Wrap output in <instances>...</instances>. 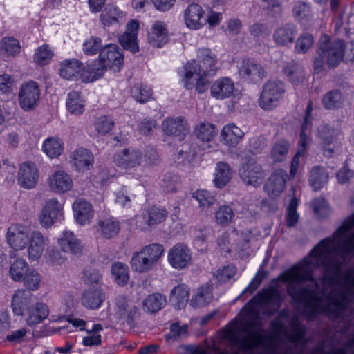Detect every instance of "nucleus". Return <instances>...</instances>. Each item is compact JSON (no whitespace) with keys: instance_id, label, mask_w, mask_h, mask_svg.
<instances>
[{"instance_id":"1","label":"nucleus","mask_w":354,"mask_h":354,"mask_svg":"<svg viewBox=\"0 0 354 354\" xmlns=\"http://www.w3.org/2000/svg\"><path fill=\"white\" fill-rule=\"evenodd\" d=\"M282 300L276 286L259 292L245 306L239 315L240 321L226 331L225 337L241 351L248 352L262 347L264 351L261 354H304L305 327L295 317L290 322V331L286 332L283 319L288 321V310H283L272 322L273 334L267 335L263 333L260 310L270 307L263 313L273 315Z\"/></svg>"},{"instance_id":"2","label":"nucleus","mask_w":354,"mask_h":354,"mask_svg":"<svg viewBox=\"0 0 354 354\" xmlns=\"http://www.w3.org/2000/svg\"><path fill=\"white\" fill-rule=\"evenodd\" d=\"M340 264L323 268L319 283L311 276L304 280H280L287 283L292 304L302 308L303 315L312 319L320 314L337 319L354 296V268L341 274Z\"/></svg>"},{"instance_id":"3","label":"nucleus","mask_w":354,"mask_h":354,"mask_svg":"<svg viewBox=\"0 0 354 354\" xmlns=\"http://www.w3.org/2000/svg\"><path fill=\"white\" fill-rule=\"evenodd\" d=\"M354 255V213L347 218L330 237L321 241L299 263L281 274L277 280H304L315 267L344 265Z\"/></svg>"},{"instance_id":"4","label":"nucleus","mask_w":354,"mask_h":354,"mask_svg":"<svg viewBox=\"0 0 354 354\" xmlns=\"http://www.w3.org/2000/svg\"><path fill=\"white\" fill-rule=\"evenodd\" d=\"M345 50V42L339 39H330L323 35L318 42L316 56L314 59V71L320 73L326 62L329 68L337 67L342 61Z\"/></svg>"},{"instance_id":"5","label":"nucleus","mask_w":354,"mask_h":354,"mask_svg":"<svg viewBox=\"0 0 354 354\" xmlns=\"http://www.w3.org/2000/svg\"><path fill=\"white\" fill-rule=\"evenodd\" d=\"M218 59L209 48H200L197 52V62L195 60L187 64L183 78L187 89H192L194 84L189 82L194 75H214L217 71Z\"/></svg>"},{"instance_id":"6","label":"nucleus","mask_w":354,"mask_h":354,"mask_svg":"<svg viewBox=\"0 0 354 354\" xmlns=\"http://www.w3.org/2000/svg\"><path fill=\"white\" fill-rule=\"evenodd\" d=\"M124 63L122 50L115 44H108L101 50L99 55V66L91 68L93 78L97 80L102 77L107 68L115 72L121 69Z\"/></svg>"},{"instance_id":"7","label":"nucleus","mask_w":354,"mask_h":354,"mask_svg":"<svg viewBox=\"0 0 354 354\" xmlns=\"http://www.w3.org/2000/svg\"><path fill=\"white\" fill-rule=\"evenodd\" d=\"M283 83L278 80H270L263 86L258 100L259 106L264 111H271L279 104L283 93Z\"/></svg>"},{"instance_id":"8","label":"nucleus","mask_w":354,"mask_h":354,"mask_svg":"<svg viewBox=\"0 0 354 354\" xmlns=\"http://www.w3.org/2000/svg\"><path fill=\"white\" fill-rule=\"evenodd\" d=\"M28 227L19 223H12L7 229L6 240L12 248L10 257H15L16 252L24 249L28 245L29 238Z\"/></svg>"},{"instance_id":"9","label":"nucleus","mask_w":354,"mask_h":354,"mask_svg":"<svg viewBox=\"0 0 354 354\" xmlns=\"http://www.w3.org/2000/svg\"><path fill=\"white\" fill-rule=\"evenodd\" d=\"M317 136L322 141L324 156L332 157L341 145L340 132L326 124H322L318 127Z\"/></svg>"},{"instance_id":"10","label":"nucleus","mask_w":354,"mask_h":354,"mask_svg":"<svg viewBox=\"0 0 354 354\" xmlns=\"http://www.w3.org/2000/svg\"><path fill=\"white\" fill-rule=\"evenodd\" d=\"M312 111L313 103L311 100H309L305 111V115L301 125L300 138L299 140V144L301 147V149L297 151V152L296 153V154L295 155L292 160L290 165V176L292 177H294L297 171L299 165V158L304 155V148L306 147L309 141V139L306 133V131L311 126V122L313 120Z\"/></svg>"},{"instance_id":"11","label":"nucleus","mask_w":354,"mask_h":354,"mask_svg":"<svg viewBox=\"0 0 354 354\" xmlns=\"http://www.w3.org/2000/svg\"><path fill=\"white\" fill-rule=\"evenodd\" d=\"M63 205L56 198L48 200L43 206L38 220L44 228H49L63 218Z\"/></svg>"},{"instance_id":"12","label":"nucleus","mask_w":354,"mask_h":354,"mask_svg":"<svg viewBox=\"0 0 354 354\" xmlns=\"http://www.w3.org/2000/svg\"><path fill=\"white\" fill-rule=\"evenodd\" d=\"M113 162L119 167L132 169L142 166L143 153L135 147L124 148L114 155Z\"/></svg>"},{"instance_id":"13","label":"nucleus","mask_w":354,"mask_h":354,"mask_svg":"<svg viewBox=\"0 0 354 354\" xmlns=\"http://www.w3.org/2000/svg\"><path fill=\"white\" fill-rule=\"evenodd\" d=\"M40 96V90L37 82L29 81L21 84L19 92V104L25 111L33 110Z\"/></svg>"},{"instance_id":"14","label":"nucleus","mask_w":354,"mask_h":354,"mask_svg":"<svg viewBox=\"0 0 354 354\" xmlns=\"http://www.w3.org/2000/svg\"><path fill=\"white\" fill-rule=\"evenodd\" d=\"M239 175L246 185L256 187L263 183L266 174L260 164L254 159H249L239 169Z\"/></svg>"},{"instance_id":"15","label":"nucleus","mask_w":354,"mask_h":354,"mask_svg":"<svg viewBox=\"0 0 354 354\" xmlns=\"http://www.w3.org/2000/svg\"><path fill=\"white\" fill-rule=\"evenodd\" d=\"M167 259L172 268L183 270L191 263L192 252L187 245L178 243L169 250Z\"/></svg>"},{"instance_id":"16","label":"nucleus","mask_w":354,"mask_h":354,"mask_svg":"<svg viewBox=\"0 0 354 354\" xmlns=\"http://www.w3.org/2000/svg\"><path fill=\"white\" fill-rule=\"evenodd\" d=\"M48 241V238L39 230L32 232L29 236L27 245L28 259L30 261H38L42 256Z\"/></svg>"},{"instance_id":"17","label":"nucleus","mask_w":354,"mask_h":354,"mask_svg":"<svg viewBox=\"0 0 354 354\" xmlns=\"http://www.w3.org/2000/svg\"><path fill=\"white\" fill-rule=\"evenodd\" d=\"M33 294L25 289L15 290L12 297L11 307L17 316H24L26 313L35 304Z\"/></svg>"},{"instance_id":"18","label":"nucleus","mask_w":354,"mask_h":354,"mask_svg":"<svg viewBox=\"0 0 354 354\" xmlns=\"http://www.w3.org/2000/svg\"><path fill=\"white\" fill-rule=\"evenodd\" d=\"M183 17L185 26L191 30H199L207 23L204 10L195 3L185 8Z\"/></svg>"},{"instance_id":"19","label":"nucleus","mask_w":354,"mask_h":354,"mask_svg":"<svg viewBox=\"0 0 354 354\" xmlns=\"http://www.w3.org/2000/svg\"><path fill=\"white\" fill-rule=\"evenodd\" d=\"M162 129L165 134L183 140L189 133L190 129L187 120L181 116L166 118L162 122Z\"/></svg>"},{"instance_id":"20","label":"nucleus","mask_w":354,"mask_h":354,"mask_svg":"<svg viewBox=\"0 0 354 354\" xmlns=\"http://www.w3.org/2000/svg\"><path fill=\"white\" fill-rule=\"evenodd\" d=\"M39 173L37 166L30 162L21 165L18 171V183L25 189H32L37 183Z\"/></svg>"},{"instance_id":"21","label":"nucleus","mask_w":354,"mask_h":354,"mask_svg":"<svg viewBox=\"0 0 354 354\" xmlns=\"http://www.w3.org/2000/svg\"><path fill=\"white\" fill-rule=\"evenodd\" d=\"M138 28V22L136 20H131L127 24L125 32L118 37L119 42L122 46L133 53L139 50L137 39Z\"/></svg>"},{"instance_id":"22","label":"nucleus","mask_w":354,"mask_h":354,"mask_svg":"<svg viewBox=\"0 0 354 354\" xmlns=\"http://www.w3.org/2000/svg\"><path fill=\"white\" fill-rule=\"evenodd\" d=\"M234 83L229 77H221L213 82L210 87L211 95L217 100H224L233 95Z\"/></svg>"},{"instance_id":"23","label":"nucleus","mask_w":354,"mask_h":354,"mask_svg":"<svg viewBox=\"0 0 354 354\" xmlns=\"http://www.w3.org/2000/svg\"><path fill=\"white\" fill-rule=\"evenodd\" d=\"M239 74L245 79L259 82L266 75L263 67L250 59L243 60L239 68Z\"/></svg>"},{"instance_id":"24","label":"nucleus","mask_w":354,"mask_h":354,"mask_svg":"<svg viewBox=\"0 0 354 354\" xmlns=\"http://www.w3.org/2000/svg\"><path fill=\"white\" fill-rule=\"evenodd\" d=\"M94 162L92 153L84 148H79L75 150L71 156L72 166L79 171H84L90 169Z\"/></svg>"},{"instance_id":"25","label":"nucleus","mask_w":354,"mask_h":354,"mask_svg":"<svg viewBox=\"0 0 354 354\" xmlns=\"http://www.w3.org/2000/svg\"><path fill=\"white\" fill-rule=\"evenodd\" d=\"M71 177L64 171L54 172L48 178L50 189L55 193H64L71 190L73 187Z\"/></svg>"},{"instance_id":"26","label":"nucleus","mask_w":354,"mask_h":354,"mask_svg":"<svg viewBox=\"0 0 354 354\" xmlns=\"http://www.w3.org/2000/svg\"><path fill=\"white\" fill-rule=\"evenodd\" d=\"M286 178L287 173L283 169H277L271 175L265 185L266 191L270 197H277L282 193Z\"/></svg>"},{"instance_id":"27","label":"nucleus","mask_w":354,"mask_h":354,"mask_svg":"<svg viewBox=\"0 0 354 354\" xmlns=\"http://www.w3.org/2000/svg\"><path fill=\"white\" fill-rule=\"evenodd\" d=\"M296 33L297 28L293 24H281L275 28L273 40L279 46H287L294 42Z\"/></svg>"},{"instance_id":"28","label":"nucleus","mask_w":354,"mask_h":354,"mask_svg":"<svg viewBox=\"0 0 354 354\" xmlns=\"http://www.w3.org/2000/svg\"><path fill=\"white\" fill-rule=\"evenodd\" d=\"M73 209L75 221L80 225L89 224L93 217L92 205L83 199L76 200L73 204Z\"/></svg>"},{"instance_id":"29","label":"nucleus","mask_w":354,"mask_h":354,"mask_svg":"<svg viewBox=\"0 0 354 354\" xmlns=\"http://www.w3.org/2000/svg\"><path fill=\"white\" fill-rule=\"evenodd\" d=\"M125 13L114 4H108L100 15V21L104 27L122 23Z\"/></svg>"},{"instance_id":"30","label":"nucleus","mask_w":354,"mask_h":354,"mask_svg":"<svg viewBox=\"0 0 354 354\" xmlns=\"http://www.w3.org/2000/svg\"><path fill=\"white\" fill-rule=\"evenodd\" d=\"M150 45L156 48H160L168 41V35L166 24L162 21H156L147 37Z\"/></svg>"},{"instance_id":"31","label":"nucleus","mask_w":354,"mask_h":354,"mask_svg":"<svg viewBox=\"0 0 354 354\" xmlns=\"http://www.w3.org/2000/svg\"><path fill=\"white\" fill-rule=\"evenodd\" d=\"M245 133L235 124L230 123L223 127L221 138V141L228 147H236L242 140Z\"/></svg>"},{"instance_id":"32","label":"nucleus","mask_w":354,"mask_h":354,"mask_svg":"<svg viewBox=\"0 0 354 354\" xmlns=\"http://www.w3.org/2000/svg\"><path fill=\"white\" fill-rule=\"evenodd\" d=\"M58 244L64 252L73 254L81 253L82 245L71 231H64L59 238Z\"/></svg>"},{"instance_id":"33","label":"nucleus","mask_w":354,"mask_h":354,"mask_svg":"<svg viewBox=\"0 0 354 354\" xmlns=\"http://www.w3.org/2000/svg\"><path fill=\"white\" fill-rule=\"evenodd\" d=\"M48 306L41 302L35 303L25 314L28 326H32L41 323L48 316Z\"/></svg>"},{"instance_id":"34","label":"nucleus","mask_w":354,"mask_h":354,"mask_svg":"<svg viewBox=\"0 0 354 354\" xmlns=\"http://www.w3.org/2000/svg\"><path fill=\"white\" fill-rule=\"evenodd\" d=\"M96 230L102 237L111 239L118 234L120 230V225L113 218H104L97 222Z\"/></svg>"},{"instance_id":"35","label":"nucleus","mask_w":354,"mask_h":354,"mask_svg":"<svg viewBox=\"0 0 354 354\" xmlns=\"http://www.w3.org/2000/svg\"><path fill=\"white\" fill-rule=\"evenodd\" d=\"M129 301L123 295H119L116 298V306L119 310L120 317H126L127 324L132 326L134 323V317L137 313V308L135 306H131Z\"/></svg>"},{"instance_id":"36","label":"nucleus","mask_w":354,"mask_h":354,"mask_svg":"<svg viewBox=\"0 0 354 354\" xmlns=\"http://www.w3.org/2000/svg\"><path fill=\"white\" fill-rule=\"evenodd\" d=\"M345 101V96L342 91L337 89L326 93L322 97L323 106L328 110H333L341 107Z\"/></svg>"},{"instance_id":"37","label":"nucleus","mask_w":354,"mask_h":354,"mask_svg":"<svg viewBox=\"0 0 354 354\" xmlns=\"http://www.w3.org/2000/svg\"><path fill=\"white\" fill-rule=\"evenodd\" d=\"M189 296V288L185 284H180L171 291L170 301L177 309H180L187 303Z\"/></svg>"},{"instance_id":"38","label":"nucleus","mask_w":354,"mask_h":354,"mask_svg":"<svg viewBox=\"0 0 354 354\" xmlns=\"http://www.w3.org/2000/svg\"><path fill=\"white\" fill-rule=\"evenodd\" d=\"M105 299L104 294L98 290L85 291L82 297V304L89 309L98 308Z\"/></svg>"},{"instance_id":"39","label":"nucleus","mask_w":354,"mask_h":354,"mask_svg":"<svg viewBox=\"0 0 354 354\" xmlns=\"http://www.w3.org/2000/svg\"><path fill=\"white\" fill-rule=\"evenodd\" d=\"M82 70V65L77 59H68L62 62L59 73L62 77L72 80L80 75Z\"/></svg>"},{"instance_id":"40","label":"nucleus","mask_w":354,"mask_h":354,"mask_svg":"<svg viewBox=\"0 0 354 354\" xmlns=\"http://www.w3.org/2000/svg\"><path fill=\"white\" fill-rule=\"evenodd\" d=\"M232 176V171L230 165L225 162H219L216 165L214 176L215 185L222 188L230 180Z\"/></svg>"},{"instance_id":"41","label":"nucleus","mask_w":354,"mask_h":354,"mask_svg":"<svg viewBox=\"0 0 354 354\" xmlns=\"http://www.w3.org/2000/svg\"><path fill=\"white\" fill-rule=\"evenodd\" d=\"M328 176V173L324 167L315 166L310 172V184L314 190H319L327 183Z\"/></svg>"},{"instance_id":"42","label":"nucleus","mask_w":354,"mask_h":354,"mask_svg":"<svg viewBox=\"0 0 354 354\" xmlns=\"http://www.w3.org/2000/svg\"><path fill=\"white\" fill-rule=\"evenodd\" d=\"M167 212L165 208L151 207L142 214V218L148 226L158 224L167 217Z\"/></svg>"},{"instance_id":"43","label":"nucleus","mask_w":354,"mask_h":354,"mask_svg":"<svg viewBox=\"0 0 354 354\" xmlns=\"http://www.w3.org/2000/svg\"><path fill=\"white\" fill-rule=\"evenodd\" d=\"M165 296L160 293L149 295L143 301V308L150 313H154L162 309L166 304Z\"/></svg>"},{"instance_id":"44","label":"nucleus","mask_w":354,"mask_h":354,"mask_svg":"<svg viewBox=\"0 0 354 354\" xmlns=\"http://www.w3.org/2000/svg\"><path fill=\"white\" fill-rule=\"evenodd\" d=\"M290 145L283 139L275 142L270 150V158L275 162L284 161L288 156Z\"/></svg>"},{"instance_id":"45","label":"nucleus","mask_w":354,"mask_h":354,"mask_svg":"<svg viewBox=\"0 0 354 354\" xmlns=\"http://www.w3.org/2000/svg\"><path fill=\"white\" fill-rule=\"evenodd\" d=\"M29 270L30 267L26 260L19 258L11 263L9 276L13 281L21 282Z\"/></svg>"},{"instance_id":"46","label":"nucleus","mask_w":354,"mask_h":354,"mask_svg":"<svg viewBox=\"0 0 354 354\" xmlns=\"http://www.w3.org/2000/svg\"><path fill=\"white\" fill-rule=\"evenodd\" d=\"M63 149V142L57 137L48 138L43 143V151L50 158L59 156Z\"/></svg>"},{"instance_id":"47","label":"nucleus","mask_w":354,"mask_h":354,"mask_svg":"<svg viewBox=\"0 0 354 354\" xmlns=\"http://www.w3.org/2000/svg\"><path fill=\"white\" fill-rule=\"evenodd\" d=\"M143 255L149 259V263L154 268L164 253V247L158 243L150 244L141 248Z\"/></svg>"},{"instance_id":"48","label":"nucleus","mask_w":354,"mask_h":354,"mask_svg":"<svg viewBox=\"0 0 354 354\" xmlns=\"http://www.w3.org/2000/svg\"><path fill=\"white\" fill-rule=\"evenodd\" d=\"M283 71L292 84L297 85L304 81V71L299 64L292 62L286 66Z\"/></svg>"},{"instance_id":"49","label":"nucleus","mask_w":354,"mask_h":354,"mask_svg":"<svg viewBox=\"0 0 354 354\" xmlns=\"http://www.w3.org/2000/svg\"><path fill=\"white\" fill-rule=\"evenodd\" d=\"M131 266L135 271L140 273L147 272L153 269L149 259L143 255L141 250L133 254L131 259Z\"/></svg>"},{"instance_id":"50","label":"nucleus","mask_w":354,"mask_h":354,"mask_svg":"<svg viewBox=\"0 0 354 354\" xmlns=\"http://www.w3.org/2000/svg\"><path fill=\"white\" fill-rule=\"evenodd\" d=\"M66 106L72 114H82L84 110V102L80 93L77 91L70 92L68 95Z\"/></svg>"},{"instance_id":"51","label":"nucleus","mask_w":354,"mask_h":354,"mask_svg":"<svg viewBox=\"0 0 354 354\" xmlns=\"http://www.w3.org/2000/svg\"><path fill=\"white\" fill-rule=\"evenodd\" d=\"M212 293L209 286H203L190 301L193 307H202L209 304L212 299Z\"/></svg>"},{"instance_id":"52","label":"nucleus","mask_w":354,"mask_h":354,"mask_svg":"<svg viewBox=\"0 0 354 354\" xmlns=\"http://www.w3.org/2000/svg\"><path fill=\"white\" fill-rule=\"evenodd\" d=\"M196 157L195 147L188 142L184 143L183 148L178 152L176 160L183 166L191 164Z\"/></svg>"},{"instance_id":"53","label":"nucleus","mask_w":354,"mask_h":354,"mask_svg":"<svg viewBox=\"0 0 354 354\" xmlns=\"http://www.w3.org/2000/svg\"><path fill=\"white\" fill-rule=\"evenodd\" d=\"M111 273L115 278V281L120 286H124L127 283L129 277L128 266L122 263L116 262L111 266Z\"/></svg>"},{"instance_id":"54","label":"nucleus","mask_w":354,"mask_h":354,"mask_svg":"<svg viewBox=\"0 0 354 354\" xmlns=\"http://www.w3.org/2000/svg\"><path fill=\"white\" fill-rule=\"evenodd\" d=\"M41 281L40 274L36 270L30 268L22 280L26 290L29 292L38 290L40 287Z\"/></svg>"},{"instance_id":"55","label":"nucleus","mask_w":354,"mask_h":354,"mask_svg":"<svg viewBox=\"0 0 354 354\" xmlns=\"http://www.w3.org/2000/svg\"><path fill=\"white\" fill-rule=\"evenodd\" d=\"M195 133L201 141L209 142L215 135L214 125L208 122H201L196 127Z\"/></svg>"},{"instance_id":"56","label":"nucleus","mask_w":354,"mask_h":354,"mask_svg":"<svg viewBox=\"0 0 354 354\" xmlns=\"http://www.w3.org/2000/svg\"><path fill=\"white\" fill-rule=\"evenodd\" d=\"M132 97L140 103H145L152 97V91L150 88L142 84H136L131 89Z\"/></svg>"},{"instance_id":"57","label":"nucleus","mask_w":354,"mask_h":354,"mask_svg":"<svg viewBox=\"0 0 354 354\" xmlns=\"http://www.w3.org/2000/svg\"><path fill=\"white\" fill-rule=\"evenodd\" d=\"M115 127V122L111 118L107 115H101L98 117L95 123V131L101 135H106L109 133Z\"/></svg>"},{"instance_id":"58","label":"nucleus","mask_w":354,"mask_h":354,"mask_svg":"<svg viewBox=\"0 0 354 354\" xmlns=\"http://www.w3.org/2000/svg\"><path fill=\"white\" fill-rule=\"evenodd\" d=\"M53 56V53L50 47L44 44L35 50L34 61L39 65H45L49 63Z\"/></svg>"},{"instance_id":"59","label":"nucleus","mask_w":354,"mask_h":354,"mask_svg":"<svg viewBox=\"0 0 354 354\" xmlns=\"http://www.w3.org/2000/svg\"><path fill=\"white\" fill-rule=\"evenodd\" d=\"M297 206L298 200L293 196L290 201L287 209L286 224L289 227L296 225L299 221V215L297 212Z\"/></svg>"},{"instance_id":"60","label":"nucleus","mask_w":354,"mask_h":354,"mask_svg":"<svg viewBox=\"0 0 354 354\" xmlns=\"http://www.w3.org/2000/svg\"><path fill=\"white\" fill-rule=\"evenodd\" d=\"M234 216L233 210L227 205L220 207L215 213L216 222L222 225H226L231 223Z\"/></svg>"},{"instance_id":"61","label":"nucleus","mask_w":354,"mask_h":354,"mask_svg":"<svg viewBox=\"0 0 354 354\" xmlns=\"http://www.w3.org/2000/svg\"><path fill=\"white\" fill-rule=\"evenodd\" d=\"M250 238V232L242 233L241 237L236 240L237 243L232 247V250L242 258L248 256Z\"/></svg>"},{"instance_id":"62","label":"nucleus","mask_w":354,"mask_h":354,"mask_svg":"<svg viewBox=\"0 0 354 354\" xmlns=\"http://www.w3.org/2000/svg\"><path fill=\"white\" fill-rule=\"evenodd\" d=\"M314 44V38L311 34L303 33L296 41L295 50L298 53H306Z\"/></svg>"},{"instance_id":"63","label":"nucleus","mask_w":354,"mask_h":354,"mask_svg":"<svg viewBox=\"0 0 354 354\" xmlns=\"http://www.w3.org/2000/svg\"><path fill=\"white\" fill-rule=\"evenodd\" d=\"M292 13L296 20L301 21L311 15V10L308 3L299 1L295 3Z\"/></svg>"},{"instance_id":"64","label":"nucleus","mask_w":354,"mask_h":354,"mask_svg":"<svg viewBox=\"0 0 354 354\" xmlns=\"http://www.w3.org/2000/svg\"><path fill=\"white\" fill-rule=\"evenodd\" d=\"M194 197L198 201L203 209H209L215 202L214 196L206 190H199L194 194Z\"/></svg>"}]
</instances>
